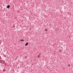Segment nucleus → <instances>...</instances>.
Here are the masks:
<instances>
[{"instance_id":"f257e3e1","label":"nucleus","mask_w":73,"mask_h":73,"mask_svg":"<svg viewBox=\"0 0 73 73\" xmlns=\"http://www.w3.org/2000/svg\"><path fill=\"white\" fill-rule=\"evenodd\" d=\"M10 7L11 6H10V5H7V8H8V9H9V8H10Z\"/></svg>"},{"instance_id":"9b49d317","label":"nucleus","mask_w":73,"mask_h":73,"mask_svg":"<svg viewBox=\"0 0 73 73\" xmlns=\"http://www.w3.org/2000/svg\"><path fill=\"white\" fill-rule=\"evenodd\" d=\"M5 6L4 5H3V6Z\"/></svg>"},{"instance_id":"f03ea898","label":"nucleus","mask_w":73,"mask_h":73,"mask_svg":"<svg viewBox=\"0 0 73 73\" xmlns=\"http://www.w3.org/2000/svg\"><path fill=\"white\" fill-rule=\"evenodd\" d=\"M0 63H3L4 64V63H5V62L3 60H2L1 61Z\"/></svg>"},{"instance_id":"6e6552de","label":"nucleus","mask_w":73,"mask_h":73,"mask_svg":"<svg viewBox=\"0 0 73 73\" xmlns=\"http://www.w3.org/2000/svg\"><path fill=\"white\" fill-rule=\"evenodd\" d=\"M40 54H39V55H38V57H40Z\"/></svg>"},{"instance_id":"9d476101","label":"nucleus","mask_w":73,"mask_h":73,"mask_svg":"<svg viewBox=\"0 0 73 73\" xmlns=\"http://www.w3.org/2000/svg\"><path fill=\"white\" fill-rule=\"evenodd\" d=\"M1 59H0V62H1Z\"/></svg>"},{"instance_id":"39448f33","label":"nucleus","mask_w":73,"mask_h":73,"mask_svg":"<svg viewBox=\"0 0 73 73\" xmlns=\"http://www.w3.org/2000/svg\"><path fill=\"white\" fill-rule=\"evenodd\" d=\"M6 70L5 69H4L3 70V72H5Z\"/></svg>"},{"instance_id":"20e7f679","label":"nucleus","mask_w":73,"mask_h":73,"mask_svg":"<svg viewBox=\"0 0 73 73\" xmlns=\"http://www.w3.org/2000/svg\"><path fill=\"white\" fill-rule=\"evenodd\" d=\"M20 41H24V40H23V39H21L20 40Z\"/></svg>"},{"instance_id":"1a4fd4ad","label":"nucleus","mask_w":73,"mask_h":73,"mask_svg":"<svg viewBox=\"0 0 73 73\" xmlns=\"http://www.w3.org/2000/svg\"><path fill=\"white\" fill-rule=\"evenodd\" d=\"M45 31H47V30H46V29H45Z\"/></svg>"},{"instance_id":"423d86ee","label":"nucleus","mask_w":73,"mask_h":73,"mask_svg":"<svg viewBox=\"0 0 73 73\" xmlns=\"http://www.w3.org/2000/svg\"><path fill=\"white\" fill-rule=\"evenodd\" d=\"M59 52H62V51L61 50H59Z\"/></svg>"},{"instance_id":"0eeeda50","label":"nucleus","mask_w":73,"mask_h":73,"mask_svg":"<svg viewBox=\"0 0 73 73\" xmlns=\"http://www.w3.org/2000/svg\"><path fill=\"white\" fill-rule=\"evenodd\" d=\"M68 66H69V67L70 66V64H68Z\"/></svg>"},{"instance_id":"f8f14e48","label":"nucleus","mask_w":73,"mask_h":73,"mask_svg":"<svg viewBox=\"0 0 73 73\" xmlns=\"http://www.w3.org/2000/svg\"><path fill=\"white\" fill-rule=\"evenodd\" d=\"M40 0L41 1V0Z\"/></svg>"},{"instance_id":"7ed1b4c3","label":"nucleus","mask_w":73,"mask_h":73,"mask_svg":"<svg viewBox=\"0 0 73 73\" xmlns=\"http://www.w3.org/2000/svg\"><path fill=\"white\" fill-rule=\"evenodd\" d=\"M28 45V42H27L25 44L26 46H27Z\"/></svg>"}]
</instances>
